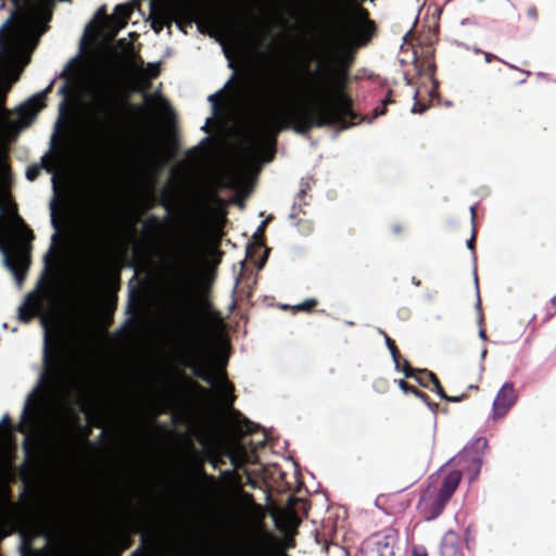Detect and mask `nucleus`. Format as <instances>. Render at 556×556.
Returning a JSON list of instances; mask_svg holds the SVG:
<instances>
[{
    "mask_svg": "<svg viewBox=\"0 0 556 556\" xmlns=\"http://www.w3.org/2000/svg\"><path fill=\"white\" fill-rule=\"evenodd\" d=\"M132 10L131 2L116 5L114 14L105 20L104 27L110 38L126 25Z\"/></svg>",
    "mask_w": 556,
    "mask_h": 556,
    "instance_id": "obj_10",
    "label": "nucleus"
},
{
    "mask_svg": "<svg viewBox=\"0 0 556 556\" xmlns=\"http://www.w3.org/2000/svg\"><path fill=\"white\" fill-rule=\"evenodd\" d=\"M460 477V472L456 470L451 471L446 475L439 493V497L442 502V505L452 496V494L458 486Z\"/></svg>",
    "mask_w": 556,
    "mask_h": 556,
    "instance_id": "obj_13",
    "label": "nucleus"
},
{
    "mask_svg": "<svg viewBox=\"0 0 556 556\" xmlns=\"http://www.w3.org/2000/svg\"><path fill=\"white\" fill-rule=\"evenodd\" d=\"M59 93L64 96V98H65V100L60 105L61 112H64V110L66 108V101L71 94V90H70L68 86L67 85L62 86L59 90Z\"/></svg>",
    "mask_w": 556,
    "mask_h": 556,
    "instance_id": "obj_17",
    "label": "nucleus"
},
{
    "mask_svg": "<svg viewBox=\"0 0 556 556\" xmlns=\"http://www.w3.org/2000/svg\"><path fill=\"white\" fill-rule=\"evenodd\" d=\"M55 238H56V232H54V233L52 235V240H55Z\"/></svg>",
    "mask_w": 556,
    "mask_h": 556,
    "instance_id": "obj_36",
    "label": "nucleus"
},
{
    "mask_svg": "<svg viewBox=\"0 0 556 556\" xmlns=\"http://www.w3.org/2000/svg\"><path fill=\"white\" fill-rule=\"evenodd\" d=\"M413 556H427V553L424 549H414Z\"/></svg>",
    "mask_w": 556,
    "mask_h": 556,
    "instance_id": "obj_25",
    "label": "nucleus"
},
{
    "mask_svg": "<svg viewBox=\"0 0 556 556\" xmlns=\"http://www.w3.org/2000/svg\"><path fill=\"white\" fill-rule=\"evenodd\" d=\"M476 307H477V308H480V299H479V298H478V301H477V303H476Z\"/></svg>",
    "mask_w": 556,
    "mask_h": 556,
    "instance_id": "obj_34",
    "label": "nucleus"
},
{
    "mask_svg": "<svg viewBox=\"0 0 556 556\" xmlns=\"http://www.w3.org/2000/svg\"><path fill=\"white\" fill-rule=\"evenodd\" d=\"M193 371L199 378L213 387L220 397L229 401L231 388L220 370L203 362H197L193 366Z\"/></svg>",
    "mask_w": 556,
    "mask_h": 556,
    "instance_id": "obj_6",
    "label": "nucleus"
},
{
    "mask_svg": "<svg viewBox=\"0 0 556 556\" xmlns=\"http://www.w3.org/2000/svg\"><path fill=\"white\" fill-rule=\"evenodd\" d=\"M467 247L468 249L472 250L473 249V237H471L468 241H467Z\"/></svg>",
    "mask_w": 556,
    "mask_h": 556,
    "instance_id": "obj_26",
    "label": "nucleus"
},
{
    "mask_svg": "<svg viewBox=\"0 0 556 556\" xmlns=\"http://www.w3.org/2000/svg\"><path fill=\"white\" fill-rule=\"evenodd\" d=\"M316 304V301L314 299H309L307 301H304L295 306L296 309H304L309 311L312 309Z\"/></svg>",
    "mask_w": 556,
    "mask_h": 556,
    "instance_id": "obj_19",
    "label": "nucleus"
},
{
    "mask_svg": "<svg viewBox=\"0 0 556 556\" xmlns=\"http://www.w3.org/2000/svg\"><path fill=\"white\" fill-rule=\"evenodd\" d=\"M8 420H9L8 415H3V416H2V418H1V420H0V427H1L3 424L8 422Z\"/></svg>",
    "mask_w": 556,
    "mask_h": 556,
    "instance_id": "obj_28",
    "label": "nucleus"
},
{
    "mask_svg": "<svg viewBox=\"0 0 556 556\" xmlns=\"http://www.w3.org/2000/svg\"><path fill=\"white\" fill-rule=\"evenodd\" d=\"M40 168L38 166L28 167L26 170V177L28 180H35L39 175Z\"/></svg>",
    "mask_w": 556,
    "mask_h": 556,
    "instance_id": "obj_18",
    "label": "nucleus"
},
{
    "mask_svg": "<svg viewBox=\"0 0 556 556\" xmlns=\"http://www.w3.org/2000/svg\"><path fill=\"white\" fill-rule=\"evenodd\" d=\"M153 27L155 28V31H159V29L162 27V24L156 26V22L153 23Z\"/></svg>",
    "mask_w": 556,
    "mask_h": 556,
    "instance_id": "obj_30",
    "label": "nucleus"
},
{
    "mask_svg": "<svg viewBox=\"0 0 556 556\" xmlns=\"http://www.w3.org/2000/svg\"><path fill=\"white\" fill-rule=\"evenodd\" d=\"M239 172L232 166H224L212 172L207 177L210 188H235L239 185Z\"/></svg>",
    "mask_w": 556,
    "mask_h": 556,
    "instance_id": "obj_9",
    "label": "nucleus"
},
{
    "mask_svg": "<svg viewBox=\"0 0 556 556\" xmlns=\"http://www.w3.org/2000/svg\"><path fill=\"white\" fill-rule=\"evenodd\" d=\"M226 203L214 192L206 190L202 198V210L205 223L219 226L225 216Z\"/></svg>",
    "mask_w": 556,
    "mask_h": 556,
    "instance_id": "obj_8",
    "label": "nucleus"
},
{
    "mask_svg": "<svg viewBox=\"0 0 556 556\" xmlns=\"http://www.w3.org/2000/svg\"><path fill=\"white\" fill-rule=\"evenodd\" d=\"M98 13L103 14V9H100Z\"/></svg>",
    "mask_w": 556,
    "mask_h": 556,
    "instance_id": "obj_38",
    "label": "nucleus"
},
{
    "mask_svg": "<svg viewBox=\"0 0 556 556\" xmlns=\"http://www.w3.org/2000/svg\"><path fill=\"white\" fill-rule=\"evenodd\" d=\"M479 337L482 339V340H485L486 339V334H485V331L483 329H480L479 330Z\"/></svg>",
    "mask_w": 556,
    "mask_h": 556,
    "instance_id": "obj_27",
    "label": "nucleus"
},
{
    "mask_svg": "<svg viewBox=\"0 0 556 556\" xmlns=\"http://www.w3.org/2000/svg\"><path fill=\"white\" fill-rule=\"evenodd\" d=\"M403 372H404V375H405L406 377H413V376H414V372H413V370H412V369H409V367H408V364H407V363H405V364H404Z\"/></svg>",
    "mask_w": 556,
    "mask_h": 556,
    "instance_id": "obj_23",
    "label": "nucleus"
},
{
    "mask_svg": "<svg viewBox=\"0 0 556 556\" xmlns=\"http://www.w3.org/2000/svg\"><path fill=\"white\" fill-rule=\"evenodd\" d=\"M118 46H119L121 52L125 56H129L131 54L132 48H131L130 42L126 38L119 39Z\"/></svg>",
    "mask_w": 556,
    "mask_h": 556,
    "instance_id": "obj_16",
    "label": "nucleus"
},
{
    "mask_svg": "<svg viewBox=\"0 0 556 556\" xmlns=\"http://www.w3.org/2000/svg\"><path fill=\"white\" fill-rule=\"evenodd\" d=\"M475 282H476V285H478V278H477V276H475Z\"/></svg>",
    "mask_w": 556,
    "mask_h": 556,
    "instance_id": "obj_40",
    "label": "nucleus"
},
{
    "mask_svg": "<svg viewBox=\"0 0 556 556\" xmlns=\"http://www.w3.org/2000/svg\"><path fill=\"white\" fill-rule=\"evenodd\" d=\"M239 206L242 208L243 207V203L240 201L239 202Z\"/></svg>",
    "mask_w": 556,
    "mask_h": 556,
    "instance_id": "obj_39",
    "label": "nucleus"
},
{
    "mask_svg": "<svg viewBox=\"0 0 556 556\" xmlns=\"http://www.w3.org/2000/svg\"><path fill=\"white\" fill-rule=\"evenodd\" d=\"M267 111L248 146V160L263 164L271 159L273 137L283 127L294 124L304 132L312 127L344 123L351 115L348 98L330 94L327 81L304 64L299 71L269 79L263 88Z\"/></svg>",
    "mask_w": 556,
    "mask_h": 556,
    "instance_id": "obj_1",
    "label": "nucleus"
},
{
    "mask_svg": "<svg viewBox=\"0 0 556 556\" xmlns=\"http://www.w3.org/2000/svg\"><path fill=\"white\" fill-rule=\"evenodd\" d=\"M516 395L513 386L504 384L493 402V417H503L515 403Z\"/></svg>",
    "mask_w": 556,
    "mask_h": 556,
    "instance_id": "obj_11",
    "label": "nucleus"
},
{
    "mask_svg": "<svg viewBox=\"0 0 556 556\" xmlns=\"http://www.w3.org/2000/svg\"><path fill=\"white\" fill-rule=\"evenodd\" d=\"M485 355H486V350H482V352H481V358L483 359V358L485 357Z\"/></svg>",
    "mask_w": 556,
    "mask_h": 556,
    "instance_id": "obj_31",
    "label": "nucleus"
},
{
    "mask_svg": "<svg viewBox=\"0 0 556 556\" xmlns=\"http://www.w3.org/2000/svg\"><path fill=\"white\" fill-rule=\"evenodd\" d=\"M420 374L424 376V378H417V381L424 386H428V382H431L433 384V390L435 391V393L442 397V399H447L443 392V389L441 388L437 377L432 374V372H429V371H426V370H422L420 371Z\"/></svg>",
    "mask_w": 556,
    "mask_h": 556,
    "instance_id": "obj_14",
    "label": "nucleus"
},
{
    "mask_svg": "<svg viewBox=\"0 0 556 556\" xmlns=\"http://www.w3.org/2000/svg\"><path fill=\"white\" fill-rule=\"evenodd\" d=\"M45 366L46 371L42 375L40 382L37 386V389L28 395L25 402L22 412V418L25 424L35 425L39 422L40 416L38 407H34V397L35 393L38 391L40 386L46 384L47 388H49L50 391L52 392L60 384L63 383V380H67V377H65L66 374L63 371V369L58 364H55L54 361L50 357L47 345L45 349Z\"/></svg>",
    "mask_w": 556,
    "mask_h": 556,
    "instance_id": "obj_4",
    "label": "nucleus"
},
{
    "mask_svg": "<svg viewBox=\"0 0 556 556\" xmlns=\"http://www.w3.org/2000/svg\"><path fill=\"white\" fill-rule=\"evenodd\" d=\"M210 119H211V118H206V123H205V125H204L202 128H206V126H207V124H208Z\"/></svg>",
    "mask_w": 556,
    "mask_h": 556,
    "instance_id": "obj_35",
    "label": "nucleus"
},
{
    "mask_svg": "<svg viewBox=\"0 0 556 556\" xmlns=\"http://www.w3.org/2000/svg\"><path fill=\"white\" fill-rule=\"evenodd\" d=\"M217 99H218L217 93L210 94L207 98V100L213 104L214 110L216 109V105H217Z\"/></svg>",
    "mask_w": 556,
    "mask_h": 556,
    "instance_id": "obj_22",
    "label": "nucleus"
},
{
    "mask_svg": "<svg viewBox=\"0 0 556 556\" xmlns=\"http://www.w3.org/2000/svg\"><path fill=\"white\" fill-rule=\"evenodd\" d=\"M181 306L190 313L213 314L210 309L206 287L202 285H192L185 290Z\"/></svg>",
    "mask_w": 556,
    "mask_h": 556,
    "instance_id": "obj_7",
    "label": "nucleus"
},
{
    "mask_svg": "<svg viewBox=\"0 0 556 556\" xmlns=\"http://www.w3.org/2000/svg\"><path fill=\"white\" fill-rule=\"evenodd\" d=\"M267 220H264L261 226L258 227V231H263L264 230V227L266 225Z\"/></svg>",
    "mask_w": 556,
    "mask_h": 556,
    "instance_id": "obj_29",
    "label": "nucleus"
},
{
    "mask_svg": "<svg viewBox=\"0 0 556 556\" xmlns=\"http://www.w3.org/2000/svg\"><path fill=\"white\" fill-rule=\"evenodd\" d=\"M39 315L46 342L59 336L63 324V291L58 285H48L40 292L30 293L18 308V316L27 321Z\"/></svg>",
    "mask_w": 556,
    "mask_h": 556,
    "instance_id": "obj_3",
    "label": "nucleus"
},
{
    "mask_svg": "<svg viewBox=\"0 0 556 556\" xmlns=\"http://www.w3.org/2000/svg\"><path fill=\"white\" fill-rule=\"evenodd\" d=\"M135 71H137L142 78L150 79L157 75L159 66L157 64H149L147 67H136Z\"/></svg>",
    "mask_w": 556,
    "mask_h": 556,
    "instance_id": "obj_15",
    "label": "nucleus"
},
{
    "mask_svg": "<svg viewBox=\"0 0 556 556\" xmlns=\"http://www.w3.org/2000/svg\"><path fill=\"white\" fill-rule=\"evenodd\" d=\"M386 343H387V346L392 355V358L395 363V366H397V359H396V349L395 346L393 345V343L391 342V340L389 338H386Z\"/></svg>",
    "mask_w": 556,
    "mask_h": 556,
    "instance_id": "obj_20",
    "label": "nucleus"
},
{
    "mask_svg": "<svg viewBox=\"0 0 556 556\" xmlns=\"http://www.w3.org/2000/svg\"><path fill=\"white\" fill-rule=\"evenodd\" d=\"M399 387H400V389H401V390H403L404 392H408V391H409L408 387L406 386V383H405L403 380H400V381H399Z\"/></svg>",
    "mask_w": 556,
    "mask_h": 556,
    "instance_id": "obj_24",
    "label": "nucleus"
},
{
    "mask_svg": "<svg viewBox=\"0 0 556 556\" xmlns=\"http://www.w3.org/2000/svg\"><path fill=\"white\" fill-rule=\"evenodd\" d=\"M119 80L113 71L99 67L78 83V122L84 136L91 140L104 137L112 127Z\"/></svg>",
    "mask_w": 556,
    "mask_h": 556,
    "instance_id": "obj_2",
    "label": "nucleus"
},
{
    "mask_svg": "<svg viewBox=\"0 0 556 556\" xmlns=\"http://www.w3.org/2000/svg\"><path fill=\"white\" fill-rule=\"evenodd\" d=\"M199 258V254L195 252L192 244L189 243L184 247L182 252L178 255L176 267L179 271L186 273L194 266Z\"/></svg>",
    "mask_w": 556,
    "mask_h": 556,
    "instance_id": "obj_12",
    "label": "nucleus"
},
{
    "mask_svg": "<svg viewBox=\"0 0 556 556\" xmlns=\"http://www.w3.org/2000/svg\"><path fill=\"white\" fill-rule=\"evenodd\" d=\"M371 26L364 16L363 12H358L350 24L341 31L337 48L356 47L364 45L369 38Z\"/></svg>",
    "mask_w": 556,
    "mask_h": 556,
    "instance_id": "obj_5",
    "label": "nucleus"
},
{
    "mask_svg": "<svg viewBox=\"0 0 556 556\" xmlns=\"http://www.w3.org/2000/svg\"><path fill=\"white\" fill-rule=\"evenodd\" d=\"M450 401H458L457 397L448 399Z\"/></svg>",
    "mask_w": 556,
    "mask_h": 556,
    "instance_id": "obj_37",
    "label": "nucleus"
},
{
    "mask_svg": "<svg viewBox=\"0 0 556 556\" xmlns=\"http://www.w3.org/2000/svg\"><path fill=\"white\" fill-rule=\"evenodd\" d=\"M412 392H413L416 396H420V393H419L417 390H412Z\"/></svg>",
    "mask_w": 556,
    "mask_h": 556,
    "instance_id": "obj_32",
    "label": "nucleus"
},
{
    "mask_svg": "<svg viewBox=\"0 0 556 556\" xmlns=\"http://www.w3.org/2000/svg\"><path fill=\"white\" fill-rule=\"evenodd\" d=\"M426 111V106L425 105H418L417 103L414 104V106L412 108V112L413 113H422Z\"/></svg>",
    "mask_w": 556,
    "mask_h": 556,
    "instance_id": "obj_21",
    "label": "nucleus"
},
{
    "mask_svg": "<svg viewBox=\"0 0 556 556\" xmlns=\"http://www.w3.org/2000/svg\"><path fill=\"white\" fill-rule=\"evenodd\" d=\"M552 304L556 306V295L552 299Z\"/></svg>",
    "mask_w": 556,
    "mask_h": 556,
    "instance_id": "obj_33",
    "label": "nucleus"
}]
</instances>
